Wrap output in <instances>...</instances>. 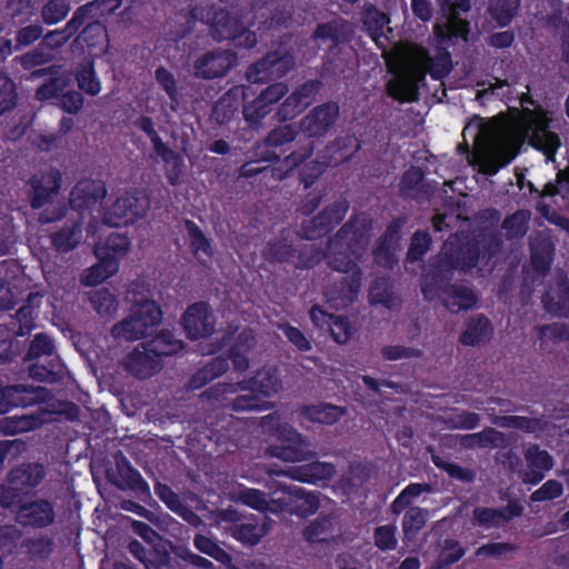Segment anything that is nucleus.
<instances>
[{
    "mask_svg": "<svg viewBox=\"0 0 569 569\" xmlns=\"http://www.w3.org/2000/svg\"><path fill=\"white\" fill-rule=\"evenodd\" d=\"M432 243L431 236L426 231H416L407 252V261L418 262L428 252Z\"/></svg>",
    "mask_w": 569,
    "mask_h": 569,
    "instance_id": "60",
    "label": "nucleus"
},
{
    "mask_svg": "<svg viewBox=\"0 0 569 569\" xmlns=\"http://www.w3.org/2000/svg\"><path fill=\"white\" fill-rule=\"evenodd\" d=\"M520 0H497L490 8L492 18L500 28L507 27L518 13Z\"/></svg>",
    "mask_w": 569,
    "mask_h": 569,
    "instance_id": "56",
    "label": "nucleus"
},
{
    "mask_svg": "<svg viewBox=\"0 0 569 569\" xmlns=\"http://www.w3.org/2000/svg\"><path fill=\"white\" fill-rule=\"evenodd\" d=\"M14 518L21 528L42 530L52 525L56 519L53 503L43 498L23 501L14 511Z\"/></svg>",
    "mask_w": 569,
    "mask_h": 569,
    "instance_id": "18",
    "label": "nucleus"
},
{
    "mask_svg": "<svg viewBox=\"0 0 569 569\" xmlns=\"http://www.w3.org/2000/svg\"><path fill=\"white\" fill-rule=\"evenodd\" d=\"M74 79L80 91L96 97L101 92V80L96 71L93 61L81 63L74 72Z\"/></svg>",
    "mask_w": 569,
    "mask_h": 569,
    "instance_id": "42",
    "label": "nucleus"
},
{
    "mask_svg": "<svg viewBox=\"0 0 569 569\" xmlns=\"http://www.w3.org/2000/svg\"><path fill=\"white\" fill-rule=\"evenodd\" d=\"M506 442L503 431L493 427H486L481 431L463 435L461 445L466 448H502Z\"/></svg>",
    "mask_w": 569,
    "mask_h": 569,
    "instance_id": "39",
    "label": "nucleus"
},
{
    "mask_svg": "<svg viewBox=\"0 0 569 569\" xmlns=\"http://www.w3.org/2000/svg\"><path fill=\"white\" fill-rule=\"evenodd\" d=\"M497 423L503 428L518 429L525 432H535L540 429V420L522 416H502Z\"/></svg>",
    "mask_w": 569,
    "mask_h": 569,
    "instance_id": "64",
    "label": "nucleus"
},
{
    "mask_svg": "<svg viewBox=\"0 0 569 569\" xmlns=\"http://www.w3.org/2000/svg\"><path fill=\"white\" fill-rule=\"evenodd\" d=\"M432 461L440 470H443L450 479L466 483H471L475 480L476 473L473 470L468 469V467H461V465L457 462L447 461L438 456H433Z\"/></svg>",
    "mask_w": 569,
    "mask_h": 569,
    "instance_id": "55",
    "label": "nucleus"
},
{
    "mask_svg": "<svg viewBox=\"0 0 569 569\" xmlns=\"http://www.w3.org/2000/svg\"><path fill=\"white\" fill-rule=\"evenodd\" d=\"M428 512L421 508H410L403 516L402 530L407 538H413L427 521Z\"/></svg>",
    "mask_w": 569,
    "mask_h": 569,
    "instance_id": "59",
    "label": "nucleus"
},
{
    "mask_svg": "<svg viewBox=\"0 0 569 569\" xmlns=\"http://www.w3.org/2000/svg\"><path fill=\"white\" fill-rule=\"evenodd\" d=\"M520 124L529 146L541 152L547 162L556 161V156L561 148V138L550 130V120L546 112L526 108Z\"/></svg>",
    "mask_w": 569,
    "mask_h": 569,
    "instance_id": "6",
    "label": "nucleus"
},
{
    "mask_svg": "<svg viewBox=\"0 0 569 569\" xmlns=\"http://www.w3.org/2000/svg\"><path fill=\"white\" fill-rule=\"evenodd\" d=\"M116 460V475L109 478L117 488L121 490H131L141 500L151 495L149 483L143 479L138 470L133 468L123 453H119Z\"/></svg>",
    "mask_w": 569,
    "mask_h": 569,
    "instance_id": "21",
    "label": "nucleus"
},
{
    "mask_svg": "<svg viewBox=\"0 0 569 569\" xmlns=\"http://www.w3.org/2000/svg\"><path fill=\"white\" fill-rule=\"evenodd\" d=\"M31 297L32 295H29V300L16 310L12 318V330L18 337L29 335L36 328L34 321L38 317V310L31 305Z\"/></svg>",
    "mask_w": 569,
    "mask_h": 569,
    "instance_id": "45",
    "label": "nucleus"
},
{
    "mask_svg": "<svg viewBox=\"0 0 569 569\" xmlns=\"http://www.w3.org/2000/svg\"><path fill=\"white\" fill-rule=\"evenodd\" d=\"M425 173L419 166L409 167L402 174L399 183V194L402 198H417L426 192L423 183Z\"/></svg>",
    "mask_w": 569,
    "mask_h": 569,
    "instance_id": "44",
    "label": "nucleus"
},
{
    "mask_svg": "<svg viewBox=\"0 0 569 569\" xmlns=\"http://www.w3.org/2000/svg\"><path fill=\"white\" fill-rule=\"evenodd\" d=\"M282 492L286 496L284 498L271 500V505L277 506L279 511H288L306 518L316 513L320 508L318 496L315 492L307 491L303 487L297 485L284 486Z\"/></svg>",
    "mask_w": 569,
    "mask_h": 569,
    "instance_id": "19",
    "label": "nucleus"
},
{
    "mask_svg": "<svg viewBox=\"0 0 569 569\" xmlns=\"http://www.w3.org/2000/svg\"><path fill=\"white\" fill-rule=\"evenodd\" d=\"M236 62L232 51H207L193 63L194 74L202 79H214L224 76Z\"/></svg>",
    "mask_w": 569,
    "mask_h": 569,
    "instance_id": "23",
    "label": "nucleus"
},
{
    "mask_svg": "<svg viewBox=\"0 0 569 569\" xmlns=\"http://www.w3.org/2000/svg\"><path fill=\"white\" fill-rule=\"evenodd\" d=\"M371 228L370 219L355 214L329 239L328 264L332 270L346 273L325 289L333 308H347L359 297L362 272L358 262L368 246Z\"/></svg>",
    "mask_w": 569,
    "mask_h": 569,
    "instance_id": "1",
    "label": "nucleus"
},
{
    "mask_svg": "<svg viewBox=\"0 0 569 569\" xmlns=\"http://www.w3.org/2000/svg\"><path fill=\"white\" fill-rule=\"evenodd\" d=\"M239 108V99L232 93V91H228L222 94L213 106L212 118L219 124H226L233 119Z\"/></svg>",
    "mask_w": 569,
    "mask_h": 569,
    "instance_id": "48",
    "label": "nucleus"
},
{
    "mask_svg": "<svg viewBox=\"0 0 569 569\" xmlns=\"http://www.w3.org/2000/svg\"><path fill=\"white\" fill-rule=\"evenodd\" d=\"M142 346L158 360H161L163 357L177 355L182 350L184 343L177 339L170 330L162 329L152 339L144 341Z\"/></svg>",
    "mask_w": 569,
    "mask_h": 569,
    "instance_id": "36",
    "label": "nucleus"
},
{
    "mask_svg": "<svg viewBox=\"0 0 569 569\" xmlns=\"http://www.w3.org/2000/svg\"><path fill=\"white\" fill-rule=\"evenodd\" d=\"M469 33L470 24L468 20L460 18L455 11L446 22L435 23V57L431 58L425 48H419L432 79L441 80L450 73L452 70V60L449 48L456 46L460 39L468 40Z\"/></svg>",
    "mask_w": 569,
    "mask_h": 569,
    "instance_id": "2",
    "label": "nucleus"
},
{
    "mask_svg": "<svg viewBox=\"0 0 569 569\" xmlns=\"http://www.w3.org/2000/svg\"><path fill=\"white\" fill-rule=\"evenodd\" d=\"M313 149V143L308 142L307 144L286 156L281 162V166L286 167L287 169V173L292 172L295 168L300 166V183H302L305 189L310 188L316 182V180L325 173L326 168L330 166L328 158H326L323 161H307V159L312 156Z\"/></svg>",
    "mask_w": 569,
    "mask_h": 569,
    "instance_id": "15",
    "label": "nucleus"
},
{
    "mask_svg": "<svg viewBox=\"0 0 569 569\" xmlns=\"http://www.w3.org/2000/svg\"><path fill=\"white\" fill-rule=\"evenodd\" d=\"M52 393L46 387L32 385H7L0 382V415H7L13 408L47 403Z\"/></svg>",
    "mask_w": 569,
    "mask_h": 569,
    "instance_id": "12",
    "label": "nucleus"
},
{
    "mask_svg": "<svg viewBox=\"0 0 569 569\" xmlns=\"http://www.w3.org/2000/svg\"><path fill=\"white\" fill-rule=\"evenodd\" d=\"M88 300L100 315H110L116 310V298L108 289H96L89 293Z\"/></svg>",
    "mask_w": 569,
    "mask_h": 569,
    "instance_id": "61",
    "label": "nucleus"
},
{
    "mask_svg": "<svg viewBox=\"0 0 569 569\" xmlns=\"http://www.w3.org/2000/svg\"><path fill=\"white\" fill-rule=\"evenodd\" d=\"M390 18L377 7L370 4L365 7L361 12V23L363 32L376 42L383 36V30Z\"/></svg>",
    "mask_w": 569,
    "mask_h": 569,
    "instance_id": "40",
    "label": "nucleus"
},
{
    "mask_svg": "<svg viewBox=\"0 0 569 569\" xmlns=\"http://www.w3.org/2000/svg\"><path fill=\"white\" fill-rule=\"evenodd\" d=\"M107 38V30L103 22L98 18L90 19L83 29L78 33L77 40L88 48H97L101 46Z\"/></svg>",
    "mask_w": 569,
    "mask_h": 569,
    "instance_id": "49",
    "label": "nucleus"
},
{
    "mask_svg": "<svg viewBox=\"0 0 569 569\" xmlns=\"http://www.w3.org/2000/svg\"><path fill=\"white\" fill-rule=\"evenodd\" d=\"M263 257L271 264L289 263L298 270H310L321 262L326 252L315 243L291 237L288 229H281L264 247Z\"/></svg>",
    "mask_w": 569,
    "mask_h": 569,
    "instance_id": "3",
    "label": "nucleus"
},
{
    "mask_svg": "<svg viewBox=\"0 0 569 569\" xmlns=\"http://www.w3.org/2000/svg\"><path fill=\"white\" fill-rule=\"evenodd\" d=\"M182 325L190 340L211 336L216 330V318L210 305L203 301L190 305L182 316Z\"/></svg>",
    "mask_w": 569,
    "mask_h": 569,
    "instance_id": "20",
    "label": "nucleus"
},
{
    "mask_svg": "<svg viewBox=\"0 0 569 569\" xmlns=\"http://www.w3.org/2000/svg\"><path fill=\"white\" fill-rule=\"evenodd\" d=\"M53 540L47 535L38 538H26L20 542L22 548L31 561H44L48 560L51 552L53 551Z\"/></svg>",
    "mask_w": 569,
    "mask_h": 569,
    "instance_id": "46",
    "label": "nucleus"
},
{
    "mask_svg": "<svg viewBox=\"0 0 569 569\" xmlns=\"http://www.w3.org/2000/svg\"><path fill=\"white\" fill-rule=\"evenodd\" d=\"M21 537L22 533L16 525H0V551L4 555H13Z\"/></svg>",
    "mask_w": 569,
    "mask_h": 569,
    "instance_id": "63",
    "label": "nucleus"
},
{
    "mask_svg": "<svg viewBox=\"0 0 569 569\" xmlns=\"http://www.w3.org/2000/svg\"><path fill=\"white\" fill-rule=\"evenodd\" d=\"M339 118V106L335 101H327L313 107L300 121V128L309 137L327 134Z\"/></svg>",
    "mask_w": 569,
    "mask_h": 569,
    "instance_id": "22",
    "label": "nucleus"
},
{
    "mask_svg": "<svg viewBox=\"0 0 569 569\" xmlns=\"http://www.w3.org/2000/svg\"><path fill=\"white\" fill-rule=\"evenodd\" d=\"M500 248V242L490 240L482 246L477 236L453 233L442 243L441 252L445 254L449 267L455 271L469 272L478 264L482 249L492 256Z\"/></svg>",
    "mask_w": 569,
    "mask_h": 569,
    "instance_id": "4",
    "label": "nucleus"
},
{
    "mask_svg": "<svg viewBox=\"0 0 569 569\" xmlns=\"http://www.w3.org/2000/svg\"><path fill=\"white\" fill-rule=\"evenodd\" d=\"M453 271L441 251L431 257L420 277V291L423 299L432 301L439 293H443V287L450 284Z\"/></svg>",
    "mask_w": 569,
    "mask_h": 569,
    "instance_id": "16",
    "label": "nucleus"
},
{
    "mask_svg": "<svg viewBox=\"0 0 569 569\" xmlns=\"http://www.w3.org/2000/svg\"><path fill=\"white\" fill-rule=\"evenodd\" d=\"M193 546L197 550L211 557L222 566H230L232 563V556L226 551L221 545L204 535H196L193 537Z\"/></svg>",
    "mask_w": 569,
    "mask_h": 569,
    "instance_id": "47",
    "label": "nucleus"
},
{
    "mask_svg": "<svg viewBox=\"0 0 569 569\" xmlns=\"http://www.w3.org/2000/svg\"><path fill=\"white\" fill-rule=\"evenodd\" d=\"M106 188L101 181L80 180L70 193V204L77 211H86L103 201Z\"/></svg>",
    "mask_w": 569,
    "mask_h": 569,
    "instance_id": "25",
    "label": "nucleus"
},
{
    "mask_svg": "<svg viewBox=\"0 0 569 569\" xmlns=\"http://www.w3.org/2000/svg\"><path fill=\"white\" fill-rule=\"evenodd\" d=\"M361 150V142L355 134H341L336 137L326 148L325 158L331 166L347 162Z\"/></svg>",
    "mask_w": 569,
    "mask_h": 569,
    "instance_id": "27",
    "label": "nucleus"
},
{
    "mask_svg": "<svg viewBox=\"0 0 569 569\" xmlns=\"http://www.w3.org/2000/svg\"><path fill=\"white\" fill-rule=\"evenodd\" d=\"M183 223L187 230V236H189L191 251L193 253L201 251L208 257H211L213 254V250L210 240L204 236L202 229L190 219H186Z\"/></svg>",
    "mask_w": 569,
    "mask_h": 569,
    "instance_id": "53",
    "label": "nucleus"
},
{
    "mask_svg": "<svg viewBox=\"0 0 569 569\" xmlns=\"http://www.w3.org/2000/svg\"><path fill=\"white\" fill-rule=\"evenodd\" d=\"M82 221L80 219H69L58 231L50 233L51 246L60 253L72 251L81 241Z\"/></svg>",
    "mask_w": 569,
    "mask_h": 569,
    "instance_id": "30",
    "label": "nucleus"
},
{
    "mask_svg": "<svg viewBox=\"0 0 569 569\" xmlns=\"http://www.w3.org/2000/svg\"><path fill=\"white\" fill-rule=\"evenodd\" d=\"M493 333V327L483 313L473 316L466 323V329L459 336V342L463 346H477L488 340Z\"/></svg>",
    "mask_w": 569,
    "mask_h": 569,
    "instance_id": "34",
    "label": "nucleus"
},
{
    "mask_svg": "<svg viewBox=\"0 0 569 569\" xmlns=\"http://www.w3.org/2000/svg\"><path fill=\"white\" fill-rule=\"evenodd\" d=\"M228 369L229 362L227 358L220 356L214 357L207 365L191 375L189 386L194 390L201 389L227 372Z\"/></svg>",
    "mask_w": 569,
    "mask_h": 569,
    "instance_id": "37",
    "label": "nucleus"
},
{
    "mask_svg": "<svg viewBox=\"0 0 569 569\" xmlns=\"http://www.w3.org/2000/svg\"><path fill=\"white\" fill-rule=\"evenodd\" d=\"M208 12V26L211 37L218 41H231L237 48L251 49L258 43L254 31L246 27L241 17L232 14L224 8H212Z\"/></svg>",
    "mask_w": 569,
    "mask_h": 569,
    "instance_id": "7",
    "label": "nucleus"
},
{
    "mask_svg": "<svg viewBox=\"0 0 569 569\" xmlns=\"http://www.w3.org/2000/svg\"><path fill=\"white\" fill-rule=\"evenodd\" d=\"M130 553L144 569H176L178 560L164 548H147L138 540L129 541Z\"/></svg>",
    "mask_w": 569,
    "mask_h": 569,
    "instance_id": "24",
    "label": "nucleus"
},
{
    "mask_svg": "<svg viewBox=\"0 0 569 569\" xmlns=\"http://www.w3.org/2000/svg\"><path fill=\"white\" fill-rule=\"evenodd\" d=\"M352 34V26L343 18H336L317 24L311 38L320 48L326 47L322 61L323 73L335 74L341 71L338 63L339 56L346 43L350 41Z\"/></svg>",
    "mask_w": 569,
    "mask_h": 569,
    "instance_id": "5",
    "label": "nucleus"
},
{
    "mask_svg": "<svg viewBox=\"0 0 569 569\" xmlns=\"http://www.w3.org/2000/svg\"><path fill=\"white\" fill-rule=\"evenodd\" d=\"M96 248L108 252L109 254H114L116 257H121L127 253L130 248V238L127 234L111 232L103 243H97Z\"/></svg>",
    "mask_w": 569,
    "mask_h": 569,
    "instance_id": "62",
    "label": "nucleus"
},
{
    "mask_svg": "<svg viewBox=\"0 0 569 569\" xmlns=\"http://www.w3.org/2000/svg\"><path fill=\"white\" fill-rule=\"evenodd\" d=\"M335 472L336 469L332 462L311 461L291 467L289 476L300 482L317 483L318 481L332 479Z\"/></svg>",
    "mask_w": 569,
    "mask_h": 569,
    "instance_id": "31",
    "label": "nucleus"
},
{
    "mask_svg": "<svg viewBox=\"0 0 569 569\" xmlns=\"http://www.w3.org/2000/svg\"><path fill=\"white\" fill-rule=\"evenodd\" d=\"M162 319L161 307L154 300L134 302L131 312L121 323L112 328V335L136 341L144 338L150 329L158 327Z\"/></svg>",
    "mask_w": 569,
    "mask_h": 569,
    "instance_id": "8",
    "label": "nucleus"
},
{
    "mask_svg": "<svg viewBox=\"0 0 569 569\" xmlns=\"http://www.w3.org/2000/svg\"><path fill=\"white\" fill-rule=\"evenodd\" d=\"M71 10L68 0H48L41 9L42 22L47 26L60 23Z\"/></svg>",
    "mask_w": 569,
    "mask_h": 569,
    "instance_id": "54",
    "label": "nucleus"
},
{
    "mask_svg": "<svg viewBox=\"0 0 569 569\" xmlns=\"http://www.w3.org/2000/svg\"><path fill=\"white\" fill-rule=\"evenodd\" d=\"M305 441L297 443H273L268 451L271 457L283 461H302L305 459Z\"/></svg>",
    "mask_w": 569,
    "mask_h": 569,
    "instance_id": "57",
    "label": "nucleus"
},
{
    "mask_svg": "<svg viewBox=\"0 0 569 569\" xmlns=\"http://www.w3.org/2000/svg\"><path fill=\"white\" fill-rule=\"evenodd\" d=\"M295 67V58L290 51H269L258 61L248 66L244 77L249 83L263 84L282 78Z\"/></svg>",
    "mask_w": 569,
    "mask_h": 569,
    "instance_id": "10",
    "label": "nucleus"
},
{
    "mask_svg": "<svg viewBox=\"0 0 569 569\" xmlns=\"http://www.w3.org/2000/svg\"><path fill=\"white\" fill-rule=\"evenodd\" d=\"M347 413L346 407H338L328 402L305 405L300 415L311 421L323 425H332L339 421Z\"/></svg>",
    "mask_w": 569,
    "mask_h": 569,
    "instance_id": "35",
    "label": "nucleus"
},
{
    "mask_svg": "<svg viewBox=\"0 0 569 569\" xmlns=\"http://www.w3.org/2000/svg\"><path fill=\"white\" fill-rule=\"evenodd\" d=\"M350 204L347 198H339L325 207L317 216L302 221V233L308 240L321 238L332 232L347 216Z\"/></svg>",
    "mask_w": 569,
    "mask_h": 569,
    "instance_id": "14",
    "label": "nucleus"
},
{
    "mask_svg": "<svg viewBox=\"0 0 569 569\" xmlns=\"http://www.w3.org/2000/svg\"><path fill=\"white\" fill-rule=\"evenodd\" d=\"M442 295L445 296L442 305L453 313L475 308L478 300L471 287L457 282L445 286Z\"/></svg>",
    "mask_w": 569,
    "mask_h": 569,
    "instance_id": "28",
    "label": "nucleus"
},
{
    "mask_svg": "<svg viewBox=\"0 0 569 569\" xmlns=\"http://www.w3.org/2000/svg\"><path fill=\"white\" fill-rule=\"evenodd\" d=\"M222 519L231 522L229 535L244 547L257 546L270 531L268 519L259 516H240L234 510H224Z\"/></svg>",
    "mask_w": 569,
    "mask_h": 569,
    "instance_id": "11",
    "label": "nucleus"
},
{
    "mask_svg": "<svg viewBox=\"0 0 569 569\" xmlns=\"http://www.w3.org/2000/svg\"><path fill=\"white\" fill-rule=\"evenodd\" d=\"M541 300L549 313L569 319V282L558 281L557 293L547 292Z\"/></svg>",
    "mask_w": 569,
    "mask_h": 569,
    "instance_id": "41",
    "label": "nucleus"
},
{
    "mask_svg": "<svg viewBox=\"0 0 569 569\" xmlns=\"http://www.w3.org/2000/svg\"><path fill=\"white\" fill-rule=\"evenodd\" d=\"M529 259L532 270L539 276H547L555 259V244L547 238H538L529 243Z\"/></svg>",
    "mask_w": 569,
    "mask_h": 569,
    "instance_id": "32",
    "label": "nucleus"
},
{
    "mask_svg": "<svg viewBox=\"0 0 569 569\" xmlns=\"http://www.w3.org/2000/svg\"><path fill=\"white\" fill-rule=\"evenodd\" d=\"M298 134V129L293 124L278 126L269 131L263 141L264 150L258 152L262 160L273 162L280 158L274 149L282 148L291 143Z\"/></svg>",
    "mask_w": 569,
    "mask_h": 569,
    "instance_id": "26",
    "label": "nucleus"
},
{
    "mask_svg": "<svg viewBox=\"0 0 569 569\" xmlns=\"http://www.w3.org/2000/svg\"><path fill=\"white\" fill-rule=\"evenodd\" d=\"M62 177L58 168L48 167L32 174L27 184L28 200L33 210H40L52 201L61 188Z\"/></svg>",
    "mask_w": 569,
    "mask_h": 569,
    "instance_id": "13",
    "label": "nucleus"
},
{
    "mask_svg": "<svg viewBox=\"0 0 569 569\" xmlns=\"http://www.w3.org/2000/svg\"><path fill=\"white\" fill-rule=\"evenodd\" d=\"M124 366L137 379H147L159 370V360L151 352L133 349L126 358Z\"/></svg>",
    "mask_w": 569,
    "mask_h": 569,
    "instance_id": "33",
    "label": "nucleus"
},
{
    "mask_svg": "<svg viewBox=\"0 0 569 569\" xmlns=\"http://www.w3.org/2000/svg\"><path fill=\"white\" fill-rule=\"evenodd\" d=\"M46 422L43 412L6 417L0 421V431L13 436L40 428Z\"/></svg>",
    "mask_w": 569,
    "mask_h": 569,
    "instance_id": "38",
    "label": "nucleus"
},
{
    "mask_svg": "<svg viewBox=\"0 0 569 569\" xmlns=\"http://www.w3.org/2000/svg\"><path fill=\"white\" fill-rule=\"evenodd\" d=\"M17 83L4 72H0V117L11 112L17 107Z\"/></svg>",
    "mask_w": 569,
    "mask_h": 569,
    "instance_id": "51",
    "label": "nucleus"
},
{
    "mask_svg": "<svg viewBox=\"0 0 569 569\" xmlns=\"http://www.w3.org/2000/svg\"><path fill=\"white\" fill-rule=\"evenodd\" d=\"M467 549L460 545L458 540L446 539L445 547H442L437 569H445L453 563H457L466 555Z\"/></svg>",
    "mask_w": 569,
    "mask_h": 569,
    "instance_id": "58",
    "label": "nucleus"
},
{
    "mask_svg": "<svg viewBox=\"0 0 569 569\" xmlns=\"http://www.w3.org/2000/svg\"><path fill=\"white\" fill-rule=\"evenodd\" d=\"M70 87L69 79L64 76L51 77L47 82L36 91V98L39 101L56 100L59 101L63 91Z\"/></svg>",
    "mask_w": 569,
    "mask_h": 569,
    "instance_id": "52",
    "label": "nucleus"
},
{
    "mask_svg": "<svg viewBox=\"0 0 569 569\" xmlns=\"http://www.w3.org/2000/svg\"><path fill=\"white\" fill-rule=\"evenodd\" d=\"M46 478V467L40 462H22L13 467L8 473L10 485L21 488L33 489Z\"/></svg>",
    "mask_w": 569,
    "mask_h": 569,
    "instance_id": "29",
    "label": "nucleus"
},
{
    "mask_svg": "<svg viewBox=\"0 0 569 569\" xmlns=\"http://www.w3.org/2000/svg\"><path fill=\"white\" fill-rule=\"evenodd\" d=\"M150 209L149 197L142 191L127 192L118 197L111 208L112 217L104 218L106 222L112 226L127 224L143 218Z\"/></svg>",
    "mask_w": 569,
    "mask_h": 569,
    "instance_id": "17",
    "label": "nucleus"
},
{
    "mask_svg": "<svg viewBox=\"0 0 569 569\" xmlns=\"http://www.w3.org/2000/svg\"><path fill=\"white\" fill-rule=\"evenodd\" d=\"M154 77L158 84L168 96L171 109L176 112L180 103V93L174 74L167 68L160 66L156 69Z\"/></svg>",
    "mask_w": 569,
    "mask_h": 569,
    "instance_id": "50",
    "label": "nucleus"
},
{
    "mask_svg": "<svg viewBox=\"0 0 569 569\" xmlns=\"http://www.w3.org/2000/svg\"><path fill=\"white\" fill-rule=\"evenodd\" d=\"M387 94L399 102H416L419 98V91L403 72L387 82Z\"/></svg>",
    "mask_w": 569,
    "mask_h": 569,
    "instance_id": "43",
    "label": "nucleus"
},
{
    "mask_svg": "<svg viewBox=\"0 0 569 569\" xmlns=\"http://www.w3.org/2000/svg\"><path fill=\"white\" fill-rule=\"evenodd\" d=\"M279 380L271 369H258L249 378H244L237 383L219 382L210 387L203 392V396L210 400L223 402L227 400L228 395L237 393L238 391H249L257 393L259 397H270L277 392Z\"/></svg>",
    "mask_w": 569,
    "mask_h": 569,
    "instance_id": "9",
    "label": "nucleus"
}]
</instances>
